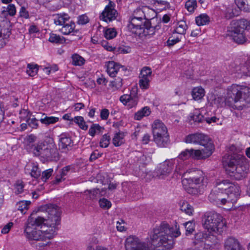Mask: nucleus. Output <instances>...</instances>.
I'll return each instance as SVG.
<instances>
[{"label":"nucleus","instance_id":"obj_1","mask_svg":"<svg viewBox=\"0 0 250 250\" xmlns=\"http://www.w3.org/2000/svg\"><path fill=\"white\" fill-rule=\"evenodd\" d=\"M180 234L179 226L177 223L174 227H170L167 223L163 222L159 227L153 229L150 238L152 245L162 248L158 250H167L173 248V238L177 237Z\"/></svg>","mask_w":250,"mask_h":250},{"label":"nucleus","instance_id":"obj_2","mask_svg":"<svg viewBox=\"0 0 250 250\" xmlns=\"http://www.w3.org/2000/svg\"><path fill=\"white\" fill-rule=\"evenodd\" d=\"M44 218L42 216H37L34 217L30 216L29 217L26 228L24 229V232L26 237L29 240L35 241H42L43 242L42 245L46 246L48 243L47 240L52 239L55 235V229H48L46 230H39L37 227L44 225ZM42 227H41L42 228Z\"/></svg>","mask_w":250,"mask_h":250},{"label":"nucleus","instance_id":"obj_3","mask_svg":"<svg viewBox=\"0 0 250 250\" xmlns=\"http://www.w3.org/2000/svg\"><path fill=\"white\" fill-rule=\"evenodd\" d=\"M223 164L227 173L237 180L245 177L249 170L247 159L241 154L225 155L223 158Z\"/></svg>","mask_w":250,"mask_h":250},{"label":"nucleus","instance_id":"obj_4","mask_svg":"<svg viewBox=\"0 0 250 250\" xmlns=\"http://www.w3.org/2000/svg\"><path fill=\"white\" fill-rule=\"evenodd\" d=\"M250 101V88L234 84L228 88L224 101L226 105L239 110L243 109L245 103Z\"/></svg>","mask_w":250,"mask_h":250},{"label":"nucleus","instance_id":"obj_5","mask_svg":"<svg viewBox=\"0 0 250 250\" xmlns=\"http://www.w3.org/2000/svg\"><path fill=\"white\" fill-rule=\"evenodd\" d=\"M250 29V21L241 19L233 20L227 28V35L235 43L242 44L246 42L247 39L245 30Z\"/></svg>","mask_w":250,"mask_h":250},{"label":"nucleus","instance_id":"obj_6","mask_svg":"<svg viewBox=\"0 0 250 250\" xmlns=\"http://www.w3.org/2000/svg\"><path fill=\"white\" fill-rule=\"evenodd\" d=\"M30 150L35 156H41L47 160H56L59 158V153L56 146L51 139L48 142H40L32 145Z\"/></svg>","mask_w":250,"mask_h":250},{"label":"nucleus","instance_id":"obj_7","mask_svg":"<svg viewBox=\"0 0 250 250\" xmlns=\"http://www.w3.org/2000/svg\"><path fill=\"white\" fill-rule=\"evenodd\" d=\"M204 228L210 232L221 233L225 227L222 216L216 212H209L205 214L202 218Z\"/></svg>","mask_w":250,"mask_h":250},{"label":"nucleus","instance_id":"obj_8","mask_svg":"<svg viewBox=\"0 0 250 250\" xmlns=\"http://www.w3.org/2000/svg\"><path fill=\"white\" fill-rule=\"evenodd\" d=\"M41 210L45 211L47 214L46 218H44V221H47V224L49 225L50 229H55V233L58 229L57 226L60 224L61 220V210L58 206L56 205H45L41 207Z\"/></svg>","mask_w":250,"mask_h":250},{"label":"nucleus","instance_id":"obj_9","mask_svg":"<svg viewBox=\"0 0 250 250\" xmlns=\"http://www.w3.org/2000/svg\"><path fill=\"white\" fill-rule=\"evenodd\" d=\"M215 188L226 193L230 203L236 202L240 194V187L231 183L229 180H222L217 183Z\"/></svg>","mask_w":250,"mask_h":250},{"label":"nucleus","instance_id":"obj_10","mask_svg":"<svg viewBox=\"0 0 250 250\" xmlns=\"http://www.w3.org/2000/svg\"><path fill=\"white\" fill-rule=\"evenodd\" d=\"M202 172L200 171H194L192 172L191 176L185 178L189 187L187 188V192L193 195L197 194L198 191L197 186L199 185L203 181L202 175Z\"/></svg>","mask_w":250,"mask_h":250},{"label":"nucleus","instance_id":"obj_11","mask_svg":"<svg viewBox=\"0 0 250 250\" xmlns=\"http://www.w3.org/2000/svg\"><path fill=\"white\" fill-rule=\"evenodd\" d=\"M184 141L186 143L200 145L204 146H206L208 144L213 145L208 135L201 133L189 134L185 137Z\"/></svg>","mask_w":250,"mask_h":250},{"label":"nucleus","instance_id":"obj_12","mask_svg":"<svg viewBox=\"0 0 250 250\" xmlns=\"http://www.w3.org/2000/svg\"><path fill=\"white\" fill-rule=\"evenodd\" d=\"M209 200L218 206L225 205L227 202H230L228 195L223 191L215 188L208 195Z\"/></svg>","mask_w":250,"mask_h":250},{"label":"nucleus","instance_id":"obj_13","mask_svg":"<svg viewBox=\"0 0 250 250\" xmlns=\"http://www.w3.org/2000/svg\"><path fill=\"white\" fill-rule=\"evenodd\" d=\"M147 21L146 20L131 19L127 25L128 30L133 34L141 37L142 32L144 31L143 28H145L146 22Z\"/></svg>","mask_w":250,"mask_h":250},{"label":"nucleus","instance_id":"obj_14","mask_svg":"<svg viewBox=\"0 0 250 250\" xmlns=\"http://www.w3.org/2000/svg\"><path fill=\"white\" fill-rule=\"evenodd\" d=\"M175 160L173 159H167L160 164L157 170V176L161 178H164L170 173L174 168Z\"/></svg>","mask_w":250,"mask_h":250},{"label":"nucleus","instance_id":"obj_15","mask_svg":"<svg viewBox=\"0 0 250 250\" xmlns=\"http://www.w3.org/2000/svg\"><path fill=\"white\" fill-rule=\"evenodd\" d=\"M214 145L208 144V146H204V148L201 150L199 149L195 150L190 149L191 158L196 160L205 159L209 157L213 153Z\"/></svg>","mask_w":250,"mask_h":250},{"label":"nucleus","instance_id":"obj_16","mask_svg":"<svg viewBox=\"0 0 250 250\" xmlns=\"http://www.w3.org/2000/svg\"><path fill=\"white\" fill-rule=\"evenodd\" d=\"M118 13L114 9V3L110 1L104 10L100 15V18L103 21L107 22L111 21L116 19Z\"/></svg>","mask_w":250,"mask_h":250},{"label":"nucleus","instance_id":"obj_17","mask_svg":"<svg viewBox=\"0 0 250 250\" xmlns=\"http://www.w3.org/2000/svg\"><path fill=\"white\" fill-rule=\"evenodd\" d=\"M59 149L63 151L69 150L73 146V142L68 135L62 134L59 136Z\"/></svg>","mask_w":250,"mask_h":250},{"label":"nucleus","instance_id":"obj_18","mask_svg":"<svg viewBox=\"0 0 250 250\" xmlns=\"http://www.w3.org/2000/svg\"><path fill=\"white\" fill-rule=\"evenodd\" d=\"M224 250H245L239 241L233 237H228L224 242Z\"/></svg>","mask_w":250,"mask_h":250},{"label":"nucleus","instance_id":"obj_19","mask_svg":"<svg viewBox=\"0 0 250 250\" xmlns=\"http://www.w3.org/2000/svg\"><path fill=\"white\" fill-rule=\"evenodd\" d=\"M153 138L168 134L166 125L160 120H155L152 125Z\"/></svg>","mask_w":250,"mask_h":250},{"label":"nucleus","instance_id":"obj_20","mask_svg":"<svg viewBox=\"0 0 250 250\" xmlns=\"http://www.w3.org/2000/svg\"><path fill=\"white\" fill-rule=\"evenodd\" d=\"M125 70L124 66H120L113 61L109 62L107 65V72L111 77H115L118 72L122 73Z\"/></svg>","mask_w":250,"mask_h":250},{"label":"nucleus","instance_id":"obj_21","mask_svg":"<svg viewBox=\"0 0 250 250\" xmlns=\"http://www.w3.org/2000/svg\"><path fill=\"white\" fill-rule=\"evenodd\" d=\"M154 141L159 147H166L169 144V137L168 134L153 138Z\"/></svg>","mask_w":250,"mask_h":250},{"label":"nucleus","instance_id":"obj_22","mask_svg":"<svg viewBox=\"0 0 250 250\" xmlns=\"http://www.w3.org/2000/svg\"><path fill=\"white\" fill-rule=\"evenodd\" d=\"M54 16V22L57 25L62 26L70 19L68 15L65 13L58 14Z\"/></svg>","mask_w":250,"mask_h":250},{"label":"nucleus","instance_id":"obj_23","mask_svg":"<svg viewBox=\"0 0 250 250\" xmlns=\"http://www.w3.org/2000/svg\"><path fill=\"white\" fill-rule=\"evenodd\" d=\"M71 168L70 166H67L62 168L60 172L59 175H57L55 180L53 181V184H56L61 182L62 180H65L64 176L67 175Z\"/></svg>","mask_w":250,"mask_h":250},{"label":"nucleus","instance_id":"obj_24","mask_svg":"<svg viewBox=\"0 0 250 250\" xmlns=\"http://www.w3.org/2000/svg\"><path fill=\"white\" fill-rule=\"evenodd\" d=\"M180 209L183 212L188 215L192 214L193 212V207L186 201H181L179 203Z\"/></svg>","mask_w":250,"mask_h":250},{"label":"nucleus","instance_id":"obj_25","mask_svg":"<svg viewBox=\"0 0 250 250\" xmlns=\"http://www.w3.org/2000/svg\"><path fill=\"white\" fill-rule=\"evenodd\" d=\"M125 133L119 131L115 133L112 139L113 145L115 146H119L125 143Z\"/></svg>","mask_w":250,"mask_h":250},{"label":"nucleus","instance_id":"obj_26","mask_svg":"<svg viewBox=\"0 0 250 250\" xmlns=\"http://www.w3.org/2000/svg\"><path fill=\"white\" fill-rule=\"evenodd\" d=\"M156 28V26H151L150 22L149 21H146L145 28H143V30H144V31L142 32L140 37L154 34L155 32Z\"/></svg>","mask_w":250,"mask_h":250},{"label":"nucleus","instance_id":"obj_27","mask_svg":"<svg viewBox=\"0 0 250 250\" xmlns=\"http://www.w3.org/2000/svg\"><path fill=\"white\" fill-rule=\"evenodd\" d=\"M235 3L241 10L250 12V0H235Z\"/></svg>","mask_w":250,"mask_h":250},{"label":"nucleus","instance_id":"obj_28","mask_svg":"<svg viewBox=\"0 0 250 250\" xmlns=\"http://www.w3.org/2000/svg\"><path fill=\"white\" fill-rule=\"evenodd\" d=\"M40 122L46 125L53 124L59 121V118L53 116H47L44 113L42 115V118L40 120Z\"/></svg>","mask_w":250,"mask_h":250},{"label":"nucleus","instance_id":"obj_29","mask_svg":"<svg viewBox=\"0 0 250 250\" xmlns=\"http://www.w3.org/2000/svg\"><path fill=\"white\" fill-rule=\"evenodd\" d=\"M75 27V23L73 21H71L69 23H66V22L62 25L60 31L63 35H68L72 32Z\"/></svg>","mask_w":250,"mask_h":250},{"label":"nucleus","instance_id":"obj_30","mask_svg":"<svg viewBox=\"0 0 250 250\" xmlns=\"http://www.w3.org/2000/svg\"><path fill=\"white\" fill-rule=\"evenodd\" d=\"M150 113L149 107L145 106L135 114L134 119L136 120H140L143 117L148 116Z\"/></svg>","mask_w":250,"mask_h":250},{"label":"nucleus","instance_id":"obj_31","mask_svg":"<svg viewBox=\"0 0 250 250\" xmlns=\"http://www.w3.org/2000/svg\"><path fill=\"white\" fill-rule=\"evenodd\" d=\"M187 29L188 25L186 21H180L177 22V27L174 30V32L181 35H184Z\"/></svg>","mask_w":250,"mask_h":250},{"label":"nucleus","instance_id":"obj_32","mask_svg":"<svg viewBox=\"0 0 250 250\" xmlns=\"http://www.w3.org/2000/svg\"><path fill=\"white\" fill-rule=\"evenodd\" d=\"M205 95V91L202 87H197L192 89V96L195 100L201 99Z\"/></svg>","mask_w":250,"mask_h":250},{"label":"nucleus","instance_id":"obj_33","mask_svg":"<svg viewBox=\"0 0 250 250\" xmlns=\"http://www.w3.org/2000/svg\"><path fill=\"white\" fill-rule=\"evenodd\" d=\"M132 158L134 161H135V158L139 159V166L140 165H145L146 164V157L141 152L139 151H135L133 152L132 154Z\"/></svg>","mask_w":250,"mask_h":250},{"label":"nucleus","instance_id":"obj_34","mask_svg":"<svg viewBox=\"0 0 250 250\" xmlns=\"http://www.w3.org/2000/svg\"><path fill=\"white\" fill-rule=\"evenodd\" d=\"M195 21L198 26L204 25L209 22V18L207 14H202L196 18Z\"/></svg>","mask_w":250,"mask_h":250},{"label":"nucleus","instance_id":"obj_35","mask_svg":"<svg viewBox=\"0 0 250 250\" xmlns=\"http://www.w3.org/2000/svg\"><path fill=\"white\" fill-rule=\"evenodd\" d=\"M31 202L28 201H21L17 203L16 206L18 210H20L21 213L25 214L26 210L28 208V206Z\"/></svg>","mask_w":250,"mask_h":250},{"label":"nucleus","instance_id":"obj_36","mask_svg":"<svg viewBox=\"0 0 250 250\" xmlns=\"http://www.w3.org/2000/svg\"><path fill=\"white\" fill-rule=\"evenodd\" d=\"M72 63L75 66H82L85 62L84 58L77 54L72 55Z\"/></svg>","mask_w":250,"mask_h":250},{"label":"nucleus","instance_id":"obj_37","mask_svg":"<svg viewBox=\"0 0 250 250\" xmlns=\"http://www.w3.org/2000/svg\"><path fill=\"white\" fill-rule=\"evenodd\" d=\"M174 159L175 160V163L176 162L175 171L181 174L182 173L181 171L185 169L186 163L185 161H183L177 158Z\"/></svg>","mask_w":250,"mask_h":250},{"label":"nucleus","instance_id":"obj_38","mask_svg":"<svg viewBox=\"0 0 250 250\" xmlns=\"http://www.w3.org/2000/svg\"><path fill=\"white\" fill-rule=\"evenodd\" d=\"M99 189L93 190H86L84 191V195L87 200H94L96 198L97 194L99 193Z\"/></svg>","mask_w":250,"mask_h":250},{"label":"nucleus","instance_id":"obj_39","mask_svg":"<svg viewBox=\"0 0 250 250\" xmlns=\"http://www.w3.org/2000/svg\"><path fill=\"white\" fill-rule=\"evenodd\" d=\"M74 122L78 125L82 129L86 130L88 128V125H86L83 118L82 116H76L74 119Z\"/></svg>","mask_w":250,"mask_h":250},{"label":"nucleus","instance_id":"obj_40","mask_svg":"<svg viewBox=\"0 0 250 250\" xmlns=\"http://www.w3.org/2000/svg\"><path fill=\"white\" fill-rule=\"evenodd\" d=\"M38 71V65L34 64H28L26 72L30 76H34Z\"/></svg>","mask_w":250,"mask_h":250},{"label":"nucleus","instance_id":"obj_41","mask_svg":"<svg viewBox=\"0 0 250 250\" xmlns=\"http://www.w3.org/2000/svg\"><path fill=\"white\" fill-rule=\"evenodd\" d=\"M240 73L243 75L250 76V58L246 62L245 65L241 66Z\"/></svg>","mask_w":250,"mask_h":250},{"label":"nucleus","instance_id":"obj_42","mask_svg":"<svg viewBox=\"0 0 250 250\" xmlns=\"http://www.w3.org/2000/svg\"><path fill=\"white\" fill-rule=\"evenodd\" d=\"M197 6V1L195 0H188L185 3V8L189 12H193Z\"/></svg>","mask_w":250,"mask_h":250},{"label":"nucleus","instance_id":"obj_43","mask_svg":"<svg viewBox=\"0 0 250 250\" xmlns=\"http://www.w3.org/2000/svg\"><path fill=\"white\" fill-rule=\"evenodd\" d=\"M131 19L146 20L144 11L141 8H137L133 12Z\"/></svg>","mask_w":250,"mask_h":250},{"label":"nucleus","instance_id":"obj_44","mask_svg":"<svg viewBox=\"0 0 250 250\" xmlns=\"http://www.w3.org/2000/svg\"><path fill=\"white\" fill-rule=\"evenodd\" d=\"M117 32L114 28H108L104 32V36L107 40H111L116 36Z\"/></svg>","mask_w":250,"mask_h":250},{"label":"nucleus","instance_id":"obj_45","mask_svg":"<svg viewBox=\"0 0 250 250\" xmlns=\"http://www.w3.org/2000/svg\"><path fill=\"white\" fill-rule=\"evenodd\" d=\"M110 137L108 134L104 135L100 142V146L102 147H107L110 141Z\"/></svg>","mask_w":250,"mask_h":250},{"label":"nucleus","instance_id":"obj_46","mask_svg":"<svg viewBox=\"0 0 250 250\" xmlns=\"http://www.w3.org/2000/svg\"><path fill=\"white\" fill-rule=\"evenodd\" d=\"M134 94L132 93L131 96V98L129 100V102L126 105H128L129 108H132L133 107L135 106L138 102V99L137 95V93L134 90Z\"/></svg>","mask_w":250,"mask_h":250},{"label":"nucleus","instance_id":"obj_47","mask_svg":"<svg viewBox=\"0 0 250 250\" xmlns=\"http://www.w3.org/2000/svg\"><path fill=\"white\" fill-rule=\"evenodd\" d=\"M102 127L99 124H93L89 129L88 133L90 135L93 137L97 132H101Z\"/></svg>","mask_w":250,"mask_h":250},{"label":"nucleus","instance_id":"obj_48","mask_svg":"<svg viewBox=\"0 0 250 250\" xmlns=\"http://www.w3.org/2000/svg\"><path fill=\"white\" fill-rule=\"evenodd\" d=\"M190 149H186L184 151L181 152L177 158L183 161L188 160L189 158L191 157V153L190 151Z\"/></svg>","mask_w":250,"mask_h":250},{"label":"nucleus","instance_id":"obj_49","mask_svg":"<svg viewBox=\"0 0 250 250\" xmlns=\"http://www.w3.org/2000/svg\"><path fill=\"white\" fill-rule=\"evenodd\" d=\"M99 203L100 207L104 209H108L111 207V202L104 198L100 199Z\"/></svg>","mask_w":250,"mask_h":250},{"label":"nucleus","instance_id":"obj_50","mask_svg":"<svg viewBox=\"0 0 250 250\" xmlns=\"http://www.w3.org/2000/svg\"><path fill=\"white\" fill-rule=\"evenodd\" d=\"M149 82V78L140 77L139 85L140 87L144 89L148 88Z\"/></svg>","mask_w":250,"mask_h":250},{"label":"nucleus","instance_id":"obj_51","mask_svg":"<svg viewBox=\"0 0 250 250\" xmlns=\"http://www.w3.org/2000/svg\"><path fill=\"white\" fill-rule=\"evenodd\" d=\"M209 237V236L208 234H207L206 233L203 232H199L197 233L195 235V239L197 241H201V242L205 241Z\"/></svg>","mask_w":250,"mask_h":250},{"label":"nucleus","instance_id":"obj_52","mask_svg":"<svg viewBox=\"0 0 250 250\" xmlns=\"http://www.w3.org/2000/svg\"><path fill=\"white\" fill-rule=\"evenodd\" d=\"M110 86L112 87L115 88V89H119L122 87L123 83H122V79L118 77L117 79H115V80L110 82Z\"/></svg>","mask_w":250,"mask_h":250},{"label":"nucleus","instance_id":"obj_53","mask_svg":"<svg viewBox=\"0 0 250 250\" xmlns=\"http://www.w3.org/2000/svg\"><path fill=\"white\" fill-rule=\"evenodd\" d=\"M152 73L151 69L148 67H144L142 69L140 77L149 78Z\"/></svg>","mask_w":250,"mask_h":250},{"label":"nucleus","instance_id":"obj_54","mask_svg":"<svg viewBox=\"0 0 250 250\" xmlns=\"http://www.w3.org/2000/svg\"><path fill=\"white\" fill-rule=\"evenodd\" d=\"M53 172V169L52 168H49L43 171L41 176V179L42 181L46 182V181L52 175Z\"/></svg>","mask_w":250,"mask_h":250},{"label":"nucleus","instance_id":"obj_55","mask_svg":"<svg viewBox=\"0 0 250 250\" xmlns=\"http://www.w3.org/2000/svg\"><path fill=\"white\" fill-rule=\"evenodd\" d=\"M186 230V234H191L194 230V225L190 221L186 222L184 224Z\"/></svg>","mask_w":250,"mask_h":250},{"label":"nucleus","instance_id":"obj_56","mask_svg":"<svg viewBox=\"0 0 250 250\" xmlns=\"http://www.w3.org/2000/svg\"><path fill=\"white\" fill-rule=\"evenodd\" d=\"M27 125L32 128H37L38 127V120L35 118H29L26 120Z\"/></svg>","mask_w":250,"mask_h":250},{"label":"nucleus","instance_id":"obj_57","mask_svg":"<svg viewBox=\"0 0 250 250\" xmlns=\"http://www.w3.org/2000/svg\"><path fill=\"white\" fill-rule=\"evenodd\" d=\"M49 41L51 42L58 43H61L62 41V39H61L60 36L55 34L51 33L50 34Z\"/></svg>","mask_w":250,"mask_h":250},{"label":"nucleus","instance_id":"obj_58","mask_svg":"<svg viewBox=\"0 0 250 250\" xmlns=\"http://www.w3.org/2000/svg\"><path fill=\"white\" fill-rule=\"evenodd\" d=\"M31 176L37 179L41 175V171L37 166H33L30 172Z\"/></svg>","mask_w":250,"mask_h":250},{"label":"nucleus","instance_id":"obj_59","mask_svg":"<svg viewBox=\"0 0 250 250\" xmlns=\"http://www.w3.org/2000/svg\"><path fill=\"white\" fill-rule=\"evenodd\" d=\"M114 49L116 52L123 54L128 53L131 51L130 48L126 46H120L118 48L114 47Z\"/></svg>","mask_w":250,"mask_h":250},{"label":"nucleus","instance_id":"obj_60","mask_svg":"<svg viewBox=\"0 0 250 250\" xmlns=\"http://www.w3.org/2000/svg\"><path fill=\"white\" fill-rule=\"evenodd\" d=\"M134 90H132L131 91V94L130 95L128 94H124L121 96L120 98V101L122 102L124 105H127L129 100L131 98V96L132 94V92H134Z\"/></svg>","mask_w":250,"mask_h":250},{"label":"nucleus","instance_id":"obj_61","mask_svg":"<svg viewBox=\"0 0 250 250\" xmlns=\"http://www.w3.org/2000/svg\"><path fill=\"white\" fill-rule=\"evenodd\" d=\"M6 11L9 15L13 16L16 13V8L13 4H9L6 8Z\"/></svg>","mask_w":250,"mask_h":250},{"label":"nucleus","instance_id":"obj_62","mask_svg":"<svg viewBox=\"0 0 250 250\" xmlns=\"http://www.w3.org/2000/svg\"><path fill=\"white\" fill-rule=\"evenodd\" d=\"M89 22V19L86 15H82L78 17L77 23L79 24L84 25Z\"/></svg>","mask_w":250,"mask_h":250},{"label":"nucleus","instance_id":"obj_63","mask_svg":"<svg viewBox=\"0 0 250 250\" xmlns=\"http://www.w3.org/2000/svg\"><path fill=\"white\" fill-rule=\"evenodd\" d=\"M180 39L178 37H170L167 42V45L169 47H171L176 44V43L180 42Z\"/></svg>","mask_w":250,"mask_h":250},{"label":"nucleus","instance_id":"obj_64","mask_svg":"<svg viewBox=\"0 0 250 250\" xmlns=\"http://www.w3.org/2000/svg\"><path fill=\"white\" fill-rule=\"evenodd\" d=\"M23 188L24 185L23 183L22 182L18 181L15 185V193L17 194L21 193L23 190Z\"/></svg>","mask_w":250,"mask_h":250}]
</instances>
